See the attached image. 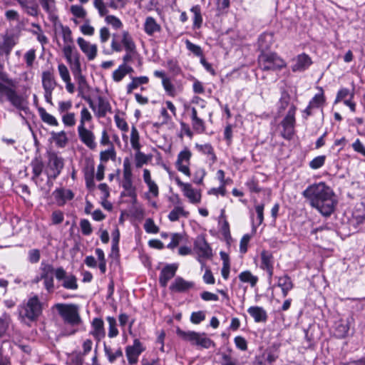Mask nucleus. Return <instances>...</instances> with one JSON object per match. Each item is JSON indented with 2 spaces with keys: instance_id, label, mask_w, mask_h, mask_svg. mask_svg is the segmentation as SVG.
Wrapping results in <instances>:
<instances>
[{
  "instance_id": "40",
  "label": "nucleus",
  "mask_w": 365,
  "mask_h": 365,
  "mask_svg": "<svg viewBox=\"0 0 365 365\" xmlns=\"http://www.w3.org/2000/svg\"><path fill=\"white\" fill-rule=\"evenodd\" d=\"M51 138L54 141L56 145L58 148H64L68 143V138L65 131L52 132L51 133Z\"/></svg>"
},
{
  "instance_id": "38",
  "label": "nucleus",
  "mask_w": 365,
  "mask_h": 365,
  "mask_svg": "<svg viewBox=\"0 0 365 365\" xmlns=\"http://www.w3.org/2000/svg\"><path fill=\"white\" fill-rule=\"evenodd\" d=\"M196 147L197 148L200 152L207 156L210 164H214L216 162L217 157L216 155L215 154L214 148L210 143H206L204 145L197 144Z\"/></svg>"
},
{
  "instance_id": "52",
  "label": "nucleus",
  "mask_w": 365,
  "mask_h": 365,
  "mask_svg": "<svg viewBox=\"0 0 365 365\" xmlns=\"http://www.w3.org/2000/svg\"><path fill=\"white\" fill-rule=\"evenodd\" d=\"M290 98L289 93L285 90H283L281 93V97L278 103L279 112H282L287 108L289 106Z\"/></svg>"
},
{
  "instance_id": "48",
  "label": "nucleus",
  "mask_w": 365,
  "mask_h": 365,
  "mask_svg": "<svg viewBox=\"0 0 365 365\" xmlns=\"http://www.w3.org/2000/svg\"><path fill=\"white\" fill-rule=\"evenodd\" d=\"M33 27L36 28V30H32L31 32L36 36L37 40L41 43L42 46L47 44L48 43V38L43 34L41 27L39 24L33 23Z\"/></svg>"
},
{
  "instance_id": "29",
  "label": "nucleus",
  "mask_w": 365,
  "mask_h": 365,
  "mask_svg": "<svg viewBox=\"0 0 365 365\" xmlns=\"http://www.w3.org/2000/svg\"><path fill=\"white\" fill-rule=\"evenodd\" d=\"M191 120L192 126L195 131L202 133L205 130V122L202 119L197 116V112L195 108H191Z\"/></svg>"
},
{
  "instance_id": "44",
  "label": "nucleus",
  "mask_w": 365,
  "mask_h": 365,
  "mask_svg": "<svg viewBox=\"0 0 365 365\" xmlns=\"http://www.w3.org/2000/svg\"><path fill=\"white\" fill-rule=\"evenodd\" d=\"M116 152L113 145H111L107 150L100 153V160L101 163H106L109 160H115Z\"/></svg>"
},
{
  "instance_id": "46",
  "label": "nucleus",
  "mask_w": 365,
  "mask_h": 365,
  "mask_svg": "<svg viewBox=\"0 0 365 365\" xmlns=\"http://www.w3.org/2000/svg\"><path fill=\"white\" fill-rule=\"evenodd\" d=\"M130 144L133 150H140V135L135 126L133 125L130 132Z\"/></svg>"
},
{
  "instance_id": "2",
  "label": "nucleus",
  "mask_w": 365,
  "mask_h": 365,
  "mask_svg": "<svg viewBox=\"0 0 365 365\" xmlns=\"http://www.w3.org/2000/svg\"><path fill=\"white\" fill-rule=\"evenodd\" d=\"M1 79L9 86L0 82V102H4L5 98L19 110L26 112L29 110L28 102L16 92L14 81L6 76L1 77Z\"/></svg>"
},
{
  "instance_id": "39",
  "label": "nucleus",
  "mask_w": 365,
  "mask_h": 365,
  "mask_svg": "<svg viewBox=\"0 0 365 365\" xmlns=\"http://www.w3.org/2000/svg\"><path fill=\"white\" fill-rule=\"evenodd\" d=\"M122 187L124 192L121 193V196H128L132 198L136 197L135 187L133 185L132 179H123Z\"/></svg>"
},
{
  "instance_id": "47",
  "label": "nucleus",
  "mask_w": 365,
  "mask_h": 365,
  "mask_svg": "<svg viewBox=\"0 0 365 365\" xmlns=\"http://www.w3.org/2000/svg\"><path fill=\"white\" fill-rule=\"evenodd\" d=\"M190 11L194 14L193 28L194 29L200 28L202 23V17L201 15L200 7L199 6H192L191 8Z\"/></svg>"
},
{
  "instance_id": "30",
  "label": "nucleus",
  "mask_w": 365,
  "mask_h": 365,
  "mask_svg": "<svg viewBox=\"0 0 365 365\" xmlns=\"http://www.w3.org/2000/svg\"><path fill=\"white\" fill-rule=\"evenodd\" d=\"M273 38L274 36L272 33L264 32L261 34L257 42L259 49L261 50L262 52H264L269 49L273 43Z\"/></svg>"
},
{
  "instance_id": "61",
  "label": "nucleus",
  "mask_w": 365,
  "mask_h": 365,
  "mask_svg": "<svg viewBox=\"0 0 365 365\" xmlns=\"http://www.w3.org/2000/svg\"><path fill=\"white\" fill-rule=\"evenodd\" d=\"M105 21L108 24L111 25L115 29H120L123 26L121 21L113 15H106Z\"/></svg>"
},
{
  "instance_id": "64",
  "label": "nucleus",
  "mask_w": 365,
  "mask_h": 365,
  "mask_svg": "<svg viewBox=\"0 0 365 365\" xmlns=\"http://www.w3.org/2000/svg\"><path fill=\"white\" fill-rule=\"evenodd\" d=\"M41 252L38 249H32L28 252V260L31 264H36L39 262Z\"/></svg>"
},
{
  "instance_id": "58",
  "label": "nucleus",
  "mask_w": 365,
  "mask_h": 365,
  "mask_svg": "<svg viewBox=\"0 0 365 365\" xmlns=\"http://www.w3.org/2000/svg\"><path fill=\"white\" fill-rule=\"evenodd\" d=\"M71 12L74 16L83 19H86L87 15L86 11L81 6L79 5L71 6Z\"/></svg>"
},
{
  "instance_id": "63",
  "label": "nucleus",
  "mask_w": 365,
  "mask_h": 365,
  "mask_svg": "<svg viewBox=\"0 0 365 365\" xmlns=\"http://www.w3.org/2000/svg\"><path fill=\"white\" fill-rule=\"evenodd\" d=\"M144 229L148 233L156 234L159 232L158 227L155 224L153 220L151 218L146 219L144 224Z\"/></svg>"
},
{
  "instance_id": "34",
  "label": "nucleus",
  "mask_w": 365,
  "mask_h": 365,
  "mask_svg": "<svg viewBox=\"0 0 365 365\" xmlns=\"http://www.w3.org/2000/svg\"><path fill=\"white\" fill-rule=\"evenodd\" d=\"M103 350L108 362L110 364H113L118 358L123 357V355L121 348L117 349L113 352L111 347L108 346L106 342L103 343Z\"/></svg>"
},
{
  "instance_id": "15",
  "label": "nucleus",
  "mask_w": 365,
  "mask_h": 365,
  "mask_svg": "<svg viewBox=\"0 0 365 365\" xmlns=\"http://www.w3.org/2000/svg\"><path fill=\"white\" fill-rule=\"evenodd\" d=\"M191 157V151L189 150V148H185L178 153L175 163V166L178 170L188 177H190L191 175L189 168Z\"/></svg>"
},
{
  "instance_id": "49",
  "label": "nucleus",
  "mask_w": 365,
  "mask_h": 365,
  "mask_svg": "<svg viewBox=\"0 0 365 365\" xmlns=\"http://www.w3.org/2000/svg\"><path fill=\"white\" fill-rule=\"evenodd\" d=\"M354 96V92H351L349 88H342L338 91L336 99L334 101V103L336 104L340 101L347 100V97H349V98H353Z\"/></svg>"
},
{
  "instance_id": "7",
  "label": "nucleus",
  "mask_w": 365,
  "mask_h": 365,
  "mask_svg": "<svg viewBox=\"0 0 365 365\" xmlns=\"http://www.w3.org/2000/svg\"><path fill=\"white\" fill-rule=\"evenodd\" d=\"M64 167V160L54 152L48 153V163L46 173L48 182L50 180H55L61 174Z\"/></svg>"
},
{
  "instance_id": "5",
  "label": "nucleus",
  "mask_w": 365,
  "mask_h": 365,
  "mask_svg": "<svg viewBox=\"0 0 365 365\" xmlns=\"http://www.w3.org/2000/svg\"><path fill=\"white\" fill-rule=\"evenodd\" d=\"M42 307L38 296L35 295L29 298L26 303L23 304L19 308V317L22 320H36L41 314Z\"/></svg>"
},
{
  "instance_id": "42",
  "label": "nucleus",
  "mask_w": 365,
  "mask_h": 365,
  "mask_svg": "<svg viewBox=\"0 0 365 365\" xmlns=\"http://www.w3.org/2000/svg\"><path fill=\"white\" fill-rule=\"evenodd\" d=\"M319 91V93L314 95V96L309 101V105L314 108L322 107L326 101V98L324 94V91L322 87H317Z\"/></svg>"
},
{
  "instance_id": "1",
  "label": "nucleus",
  "mask_w": 365,
  "mask_h": 365,
  "mask_svg": "<svg viewBox=\"0 0 365 365\" xmlns=\"http://www.w3.org/2000/svg\"><path fill=\"white\" fill-rule=\"evenodd\" d=\"M302 195L312 207L325 217L332 214L337 203L332 189L324 182L308 186L302 192Z\"/></svg>"
},
{
  "instance_id": "56",
  "label": "nucleus",
  "mask_w": 365,
  "mask_h": 365,
  "mask_svg": "<svg viewBox=\"0 0 365 365\" xmlns=\"http://www.w3.org/2000/svg\"><path fill=\"white\" fill-rule=\"evenodd\" d=\"M349 330L347 324L339 322L336 324L335 334L338 338H344L347 335Z\"/></svg>"
},
{
  "instance_id": "8",
  "label": "nucleus",
  "mask_w": 365,
  "mask_h": 365,
  "mask_svg": "<svg viewBox=\"0 0 365 365\" xmlns=\"http://www.w3.org/2000/svg\"><path fill=\"white\" fill-rule=\"evenodd\" d=\"M193 250L197 255V261L203 268L205 266V260L212 256V249L203 236L199 235L196 237Z\"/></svg>"
},
{
  "instance_id": "13",
  "label": "nucleus",
  "mask_w": 365,
  "mask_h": 365,
  "mask_svg": "<svg viewBox=\"0 0 365 365\" xmlns=\"http://www.w3.org/2000/svg\"><path fill=\"white\" fill-rule=\"evenodd\" d=\"M145 350V346L138 339H135L133 345L125 347V356L130 365H135L138 361L140 355Z\"/></svg>"
},
{
  "instance_id": "26",
  "label": "nucleus",
  "mask_w": 365,
  "mask_h": 365,
  "mask_svg": "<svg viewBox=\"0 0 365 365\" xmlns=\"http://www.w3.org/2000/svg\"><path fill=\"white\" fill-rule=\"evenodd\" d=\"M120 0H110L108 5H106L103 0H93V6L98 10V14L101 16H106L109 11L108 9V6L116 9H118L117 1H120Z\"/></svg>"
},
{
  "instance_id": "57",
  "label": "nucleus",
  "mask_w": 365,
  "mask_h": 365,
  "mask_svg": "<svg viewBox=\"0 0 365 365\" xmlns=\"http://www.w3.org/2000/svg\"><path fill=\"white\" fill-rule=\"evenodd\" d=\"M62 122L65 126L73 127L76 125V115L74 113L67 112L62 116Z\"/></svg>"
},
{
  "instance_id": "41",
  "label": "nucleus",
  "mask_w": 365,
  "mask_h": 365,
  "mask_svg": "<svg viewBox=\"0 0 365 365\" xmlns=\"http://www.w3.org/2000/svg\"><path fill=\"white\" fill-rule=\"evenodd\" d=\"M189 216V212L185 211L182 206H175L173 210L170 211L168 217L170 221L175 222L178 221L180 217H187Z\"/></svg>"
},
{
  "instance_id": "55",
  "label": "nucleus",
  "mask_w": 365,
  "mask_h": 365,
  "mask_svg": "<svg viewBox=\"0 0 365 365\" xmlns=\"http://www.w3.org/2000/svg\"><path fill=\"white\" fill-rule=\"evenodd\" d=\"M80 116V123L78 127H86V123L91 122L92 120V115L86 107H83L81 109Z\"/></svg>"
},
{
  "instance_id": "45",
  "label": "nucleus",
  "mask_w": 365,
  "mask_h": 365,
  "mask_svg": "<svg viewBox=\"0 0 365 365\" xmlns=\"http://www.w3.org/2000/svg\"><path fill=\"white\" fill-rule=\"evenodd\" d=\"M55 270L52 264L42 262L40 267V279L53 277V274H55Z\"/></svg>"
},
{
  "instance_id": "12",
  "label": "nucleus",
  "mask_w": 365,
  "mask_h": 365,
  "mask_svg": "<svg viewBox=\"0 0 365 365\" xmlns=\"http://www.w3.org/2000/svg\"><path fill=\"white\" fill-rule=\"evenodd\" d=\"M19 38V35L12 32L4 34L0 41V56L9 58L13 48L18 43Z\"/></svg>"
},
{
  "instance_id": "23",
  "label": "nucleus",
  "mask_w": 365,
  "mask_h": 365,
  "mask_svg": "<svg viewBox=\"0 0 365 365\" xmlns=\"http://www.w3.org/2000/svg\"><path fill=\"white\" fill-rule=\"evenodd\" d=\"M194 287L192 282L186 281L181 277L175 279L170 286V290L173 292H185Z\"/></svg>"
},
{
  "instance_id": "33",
  "label": "nucleus",
  "mask_w": 365,
  "mask_h": 365,
  "mask_svg": "<svg viewBox=\"0 0 365 365\" xmlns=\"http://www.w3.org/2000/svg\"><path fill=\"white\" fill-rule=\"evenodd\" d=\"M121 43L123 46L125 51L137 52L135 43L128 31H123Z\"/></svg>"
},
{
  "instance_id": "19",
  "label": "nucleus",
  "mask_w": 365,
  "mask_h": 365,
  "mask_svg": "<svg viewBox=\"0 0 365 365\" xmlns=\"http://www.w3.org/2000/svg\"><path fill=\"white\" fill-rule=\"evenodd\" d=\"M97 101L98 105H95V109H92L97 118H104L108 113H112L111 106L105 97L98 96Z\"/></svg>"
},
{
  "instance_id": "50",
  "label": "nucleus",
  "mask_w": 365,
  "mask_h": 365,
  "mask_svg": "<svg viewBox=\"0 0 365 365\" xmlns=\"http://www.w3.org/2000/svg\"><path fill=\"white\" fill-rule=\"evenodd\" d=\"M107 322H108V336L110 338H114L118 335V330L116 327V320L113 317H108L106 318Z\"/></svg>"
},
{
  "instance_id": "11",
  "label": "nucleus",
  "mask_w": 365,
  "mask_h": 365,
  "mask_svg": "<svg viewBox=\"0 0 365 365\" xmlns=\"http://www.w3.org/2000/svg\"><path fill=\"white\" fill-rule=\"evenodd\" d=\"M73 75L78 84V96L85 100L91 109H95V103L89 95L91 87L88 84L86 77L83 76L82 71Z\"/></svg>"
},
{
  "instance_id": "21",
  "label": "nucleus",
  "mask_w": 365,
  "mask_h": 365,
  "mask_svg": "<svg viewBox=\"0 0 365 365\" xmlns=\"http://www.w3.org/2000/svg\"><path fill=\"white\" fill-rule=\"evenodd\" d=\"M294 61L292 66L293 72H303L312 64L311 58L304 53L298 55Z\"/></svg>"
},
{
  "instance_id": "37",
  "label": "nucleus",
  "mask_w": 365,
  "mask_h": 365,
  "mask_svg": "<svg viewBox=\"0 0 365 365\" xmlns=\"http://www.w3.org/2000/svg\"><path fill=\"white\" fill-rule=\"evenodd\" d=\"M42 85L44 91H53L56 83L53 75L50 71H44L42 73Z\"/></svg>"
},
{
  "instance_id": "10",
  "label": "nucleus",
  "mask_w": 365,
  "mask_h": 365,
  "mask_svg": "<svg viewBox=\"0 0 365 365\" xmlns=\"http://www.w3.org/2000/svg\"><path fill=\"white\" fill-rule=\"evenodd\" d=\"M297 108L294 105H292L286 115V116L282 120L281 124L283 128V131L282 132V135L284 138L287 140H290L292 138L294 133V126H295V112Z\"/></svg>"
},
{
  "instance_id": "43",
  "label": "nucleus",
  "mask_w": 365,
  "mask_h": 365,
  "mask_svg": "<svg viewBox=\"0 0 365 365\" xmlns=\"http://www.w3.org/2000/svg\"><path fill=\"white\" fill-rule=\"evenodd\" d=\"M38 114L41 117V119L43 122L53 126H58V122L56 120V118L51 115L50 113H47L46 110L43 108H38Z\"/></svg>"
},
{
  "instance_id": "27",
  "label": "nucleus",
  "mask_w": 365,
  "mask_h": 365,
  "mask_svg": "<svg viewBox=\"0 0 365 365\" xmlns=\"http://www.w3.org/2000/svg\"><path fill=\"white\" fill-rule=\"evenodd\" d=\"M30 165L31 167L33 174L31 179L36 185H38V178L42 173L44 167L41 158L39 156L34 158L31 160Z\"/></svg>"
},
{
  "instance_id": "24",
  "label": "nucleus",
  "mask_w": 365,
  "mask_h": 365,
  "mask_svg": "<svg viewBox=\"0 0 365 365\" xmlns=\"http://www.w3.org/2000/svg\"><path fill=\"white\" fill-rule=\"evenodd\" d=\"M91 334L99 342L106 336L104 322L101 318H94L91 323Z\"/></svg>"
},
{
  "instance_id": "51",
  "label": "nucleus",
  "mask_w": 365,
  "mask_h": 365,
  "mask_svg": "<svg viewBox=\"0 0 365 365\" xmlns=\"http://www.w3.org/2000/svg\"><path fill=\"white\" fill-rule=\"evenodd\" d=\"M185 43L187 49L192 53L195 56L200 57V58L204 57L202 49L200 46L194 44L188 39L185 41Z\"/></svg>"
},
{
  "instance_id": "36",
  "label": "nucleus",
  "mask_w": 365,
  "mask_h": 365,
  "mask_svg": "<svg viewBox=\"0 0 365 365\" xmlns=\"http://www.w3.org/2000/svg\"><path fill=\"white\" fill-rule=\"evenodd\" d=\"M277 285L282 289L283 297H286L289 292L293 288V283L288 275H284L278 279Z\"/></svg>"
},
{
  "instance_id": "9",
  "label": "nucleus",
  "mask_w": 365,
  "mask_h": 365,
  "mask_svg": "<svg viewBox=\"0 0 365 365\" xmlns=\"http://www.w3.org/2000/svg\"><path fill=\"white\" fill-rule=\"evenodd\" d=\"M62 51L73 74L81 71V54L75 46L64 45Z\"/></svg>"
},
{
  "instance_id": "62",
  "label": "nucleus",
  "mask_w": 365,
  "mask_h": 365,
  "mask_svg": "<svg viewBox=\"0 0 365 365\" xmlns=\"http://www.w3.org/2000/svg\"><path fill=\"white\" fill-rule=\"evenodd\" d=\"M163 86L166 93L172 97L176 95V91L174 85L172 83L170 78L163 79L162 81Z\"/></svg>"
},
{
  "instance_id": "28",
  "label": "nucleus",
  "mask_w": 365,
  "mask_h": 365,
  "mask_svg": "<svg viewBox=\"0 0 365 365\" xmlns=\"http://www.w3.org/2000/svg\"><path fill=\"white\" fill-rule=\"evenodd\" d=\"M143 27L145 34L150 36L161 31V26L152 16H148L145 19Z\"/></svg>"
},
{
  "instance_id": "14",
  "label": "nucleus",
  "mask_w": 365,
  "mask_h": 365,
  "mask_svg": "<svg viewBox=\"0 0 365 365\" xmlns=\"http://www.w3.org/2000/svg\"><path fill=\"white\" fill-rule=\"evenodd\" d=\"M55 277L57 280L63 281L61 285L66 289L76 290L78 287L76 277L73 274L68 275L62 267L56 269Z\"/></svg>"
},
{
  "instance_id": "54",
  "label": "nucleus",
  "mask_w": 365,
  "mask_h": 365,
  "mask_svg": "<svg viewBox=\"0 0 365 365\" xmlns=\"http://www.w3.org/2000/svg\"><path fill=\"white\" fill-rule=\"evenodd\" d=\"M135 150L136 151L135 154V166L136 168H141L143 165L148 163L149 158L145 154L140 152V150Z\"/></svg>"
},
{
  "instance_id": "4",
  "label": "nucleus",
  "mask_w": 365,
  "mask_h": 365,
  "mask_svg": "<svg viewBox=\"0 0 365 365\" xmlns=\"http://www.w3.org/2000/svg\"><path fill=\"white\" fill-rule=\"evenodd\" d=\"M54 307L65 324L71 327H76L82 323L78 305L58 303L55 304Z\"/></svg>"
},
{
  "instance_id": "35",
  "label": "nucleus",
  "mask_w": 365,
  "mask_h": 365,
  "mask_svg": "<svg viewBox=\"0 0 365 365\" xmlns=\"http://www.w3.org/2000/svg\"><path fill=\"white\" fill-rule=\"evenodd\" d=\"M252 318L257 323L265 324L268 319V314L262 307L252 306Z\"/></svg>"
},
{
  "instance_id": "6",
  "label": "nucleus",
  "mask_w": 365,
  "mask_h": 365,
  "mask_svg": "<svg viewBox=\"0 0 365 365\" xmlns=\"http://www.w3.org/2000/svg\"><path fill=\"white\" fill-rule=\"evenodd\" d=\"M178 336L183 339L184 340L190 341L191 344L200 346L203 348H210L214 344L213 341L206 336L205 333H197L195 331H185L178 328L176 330Z\"/></svg>"
},
{
  "instance_id": "60",
  "label": "nucleus",
  "mask_w": 365,
  "mask_h": 365,
  "mask_svg": "<svg viewBox=\"0 0 365 365\" xmlns=\"http://www.w3.org/2000/svg\"><path fill=\"white\" fill-rule=\"evenodd\" d=\"M41 5L43 10L48 14H52L56 10L55 0H40Z\"/></svg>"
},
{
  "instance_id": "32",
  "label": "nucleus",
  "mask_w": 365,
  "mask_h": 365,
  "mask_svg": "<svg viewBox=\"0 0 365 365\" xmlns=\"http://www.w3.org/2000/svg\"><path fill=\"white\" fill-rule=\"evenodd\" d=\"M131 82L129 83L126 86L127 94L132 93L134 89H136L139 86L147 84L149 82V78L147 76H139L134 77L130 76Z\"/></svg>"
},
{
  "instance_id": "18",
  "label": "nucleus",
  "mask_w": 365,
  "mask_h": 365,
  "mask_svg": "<svg viewBox=\"0 0 365 365\" xmlns=\"http://www.w3.org/2000/svg\"><path fill=\"white\" fill-rule=\"evenodd\" d=\"M77 43L88 61H93L96 58L98 53V48L96 44L91 43L82 37L77 38Z\"/></svg>"
},
{
  "instance_id": "3",
  "label": "nucleus",
  "mask_w": 365,
  "mask_h": 365,
  "mask_svg": "<svg viewBox=\"0 0 365 365\" xmlns=\"http://www.w3.org/2000/svg\"><path fill=\"white\" fill-rule=\"evenodd\" d=\"M286 66V62L276 53L262 52L258 56V68L255 75L258 76L259 71H277Z\"/></svg>"
},
{
  "instance_id": "59",
  "label": "nucleus",
  "mask_w": 365,
  "mask_h": 365,
  "mask_svg": "<svg viewBox=\"0 0 365 365\" xmlns=\"http://www.w3.org/2000/svg\"><path fill=\"white\" fill-rule=\"evenodd\" d=\"M325 160V155H319L311 160L309 163V165L312 169L317 170L322 168L324 165Z\"/></svg>"
},
{
  "instance_id": "17",
  "label": "nucleus",
  "mask_w": 365,
  "mask_h": 365,
  "mask_svg": "<svg viewBox=\"0 0 365 365\" xmlns=\"http://www.w3.org/2000/svg\"><path fill=\"white\" fill-rule=\"evenodd\" d=\"M78 134L81 141L89 149L94 150L96 148L97 143L96 137L91 130L86 127H78Z\"/></svg>"
},
{
  "instance_id": "25",
  "label": "nucleus",
  "mask_w": 365,
  "mask_h": 365,
  "mask_svg": "<svg viewBox=\"0 0 365 365\" xmlns=\"http://www.w3.org/2000/svg\"><path fill=\"white\" fill-rule=\"evenodd\" d=\"M273 257L272 255L266 250H263L261 252V264L260 267L262 269L267 271L269 274V278H271L273 275Z\"/></svg>"
},
{
  "instance_id": "31",
  "label": "nucleus",
  "mask_w": 365,
  "mask_h": 365,
  "mask_svg": "<svg viewBox=\"0 0 365 365\" xmlns=\"http://www.w3.org/2000/svg\"><path fill=\"white\" fill-rule=\"evenodd\" d=\"M133 72V68L130 66L120 64L118 68L113 72L112 78L115 82L121 81L128 73Z\"/></svg>"
},
{
  "instance_id": "22",
  "label": "nucleus",
  "mask_w": 365,
  "mask_h": 365,
  "mask_svg": "<svg viewBox=\"0 0 365 365\" xmlns=\"http://www.w3.org/2000/svg\"><path fill=\"white\" fill-rule=\"evenodd\" d=\"M53 196L57 205L58 206H63L67 201L71 200L74 197V194L72 190L69 189L60 187L53 192Z\"/></svg>"
},
{
  "instance_id": "16",
  "label": "nucleus",
  "mask_w": 365,
  "mask_h": 365,
  "mask_svg": "<svg viewBox=\"0 0 365 365\" xmlns=\"http://www.w3.org/2000/svg\"><path fill=\"white\" fill-rule=\"evenodd\" d=\"M177 185L181 188L184 195L187 197L190 203L197 204L201 200V192L200 190L192 188L190 183L182 182L179 178L175 180Z\"/></svg>"
},
{
  "instance_id": "53",
  "label": "nucleus",
  "mask_w": 365,
  "mask_h": 365,
  "mask_svg": "<svg viewBox=\"0 0 365 365\" xmlns=\"http://www.w3.org/2000/svg\"><path fill=\"white\" fill-rule=\"evenodd\" d=\"M62 37L64 42V45H68L71 46H73V40L72 38L71 30L68 26H61Z\"/></svg>"
},
{
  "instance_id": "20",
  "label": "nucleus",
  "mask_w": 365,
  "mask_h": 365,
  "mask_svg": "<svg viewBox=\"0 0 365 365\" xmlns=\"http://www.w3.org/2000/svg\"><path fill=\"white\" fill-rule=\"evenodd\" d=\"M178 266L175 264L165 265L161 270L159 276V283L162 287H166L168 282L174 277Z\"/></svg>"
}]
</instances>
